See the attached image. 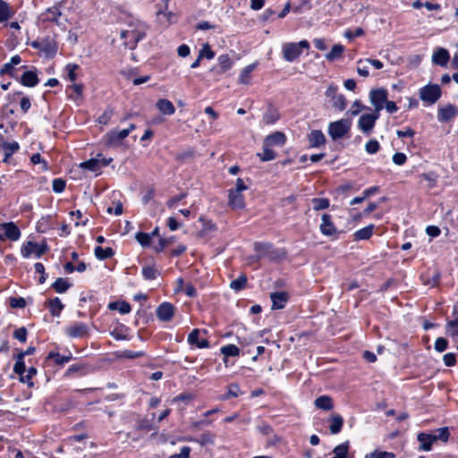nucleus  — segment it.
Here are the masks:
<instances>
[{"label":"nucleus","instance_id":"35","mask_svg":"<svg viewBox=\"0 0 458 458\" xmlns=\"http://www.w3.org/2000/svg\"><path fill=\"white\" fill-rule=\"evenodd\" d=\"M349 448H350L349 441H345L344 443L336 445L333 449L334 455L332 458H347Z\"/></svg>","mask_w":458,"mask_h":458},{"label":"nucleus","instance_id":"13","mask_svg":"<svg viewBox=\"0 0 458 458\" xmlns=\"http://www.w3.org/2000/svg\"><path fill=\"white\" fill-rule=\"evenodd\" d=\"M174 306L170 302H163L157 309V317L161 321H170L174 318Z\"/></svg>","mask_w":458,"mask_h":458},{"label":"nucleus","instance_id":"39","mask_svg":"<svg viewBox=\"0 0 458 458\" xmlns=\"http://www.w3.org/2000/svg\"><path fill=\"white\" fill-rule=\"evenodd\" d=\"M94 252H95V256L100 260H105V259H110L114 255V250L110 247L104 249L100 246H97L95 248Z\"/></svg>","mask_w":458,"mask_h":458},{"label":"nucleus","instance_id":"53","mask_svg":"<svg viewBox=\"0 0 458 458\" xmlns=\"http://www.w3.org/2000/svg\"><path fill=\"white\" fill-rule=\"evenodd\" d=\"M66 182L64 180L61 178H55L53 181L52 187L53 191L56 193H61L65 189Z\"/></svg>","mask_w":458,"mask_h":458},{"label":"nucleus","instance_id":"27","mask_svg":"<svg viewBox=\"0 0 458 458\" xmlns=\"http://www.w3.org/2000/svg\"><path fill=\"white\" fill-rule=\"evenodd\" d=\"M46 305L49 309V312L53 317H58L64 306L58 297L49 300Z\"/></svg>","mask_w":458,"mask_h":458},{"label":"nucleus","instance_id":"42","mask_svg":"<svg viewBox=\"0 0 458 458\" xmlns=\"http://www.w3.org/2000/svg\"><path fill=\"white\" fill-rule=\"evenodd\" d=\"M247 284V277L245 275H241L238 278L233 280L230 284V287L236 291H242Z\"/></svg>","mask_w":458,"mask_h":458},{"label":"nucleus","instance_id":"17","mask_svg":"<svg viewBox=\"0 0 458 458\" xmlns=\"http://www.w3.org/2000/svg\"><path fill=\"white\" fill-rule=\"evenodd\" d=\"M417 439L420 442L419 450L420 451H430L433 444L437 442L436 436L423 432L418 434Z\"/></svg>","mask_w":458,"mask_h":458},{"label":"nucleus","instance_id":"59","mask_svg":"<svg viewBox=\"0 0 458 458\" xmlns=\"http://www.w3.org/2000/svg\"><path fill=\"white\" fill-rule=\"evenodd\" d=\"M448 342L444 337H438L437 338L435 342V350L438 352H443L447 349Z\"/></svg>","mask_w":458,"mask_h":458},{"label":"nucleus","instance_id":"41","mask_svg":"<svg viewBox=\"0 0 458 458\" xmlns=\"http://www.w3.org/2000/svg\"><path fill=\"white\" fill-rule=\"evenodd\" d=\"M259 159L263 162L274 160L276 158V153L270 147H267L263 144V152L257 154Z\"/></svg>","mask_w":458,"mask_h":458},{"label":"nucleus","instance_id":"1","mask_svg":"<svg viewBox=\"0 0 458 458\" xmlns=\"http://www.w3.org/2000/svg\"><path fill=\"white\" fill-rule=\"evenodd\" d=\"M147 34V27L140 24L121 32V38L124 39V45L130 49H134L139 41L142 40Z\"/></svg>","mask_w":458,"mask_h":458},{"label":"nucleus","instance_id":"11","mask_svg":"<svg viewBox=\"0 0 458 458\" xmlns=\"http://www.w3.org/2000/svg\"><path fill=\"white\" fill-rule=\"evenodd\" d=\"M218 66L210 69V72L221 75L233 67V62L228 55H221L217 57Z\"/></svg>","mask_w":458,"mask_h":458},{"label":"nucleus","instance_id":"18","mask_svg":"<svg viewBox=\"0 0 458 458\" xmlns=\"http://www.w3.org/2000/svg\"><path fill=\"white\" fill-rule=\"evenodd\" d=\"M228 205L233 209L244 208V198L241 192L233 191V189L228 191Z\"/></svg>","mask_w":458,"mask_h":458},{"label":"nucleus","instance_id":"34","mask_svg":"<svg viewBox=\"0 0 458 458\" xmlns=\"http://www.w3.org/2000/svg\"><path fill=\"white\" fill-rule=\"evenodd\" d=\"M160 274L155 265H148L142 267V276L146 280H155Z\"/></svg>","mask_w":458,"mask_h":458},{"label":"nucleus","instance_id":"62","mask_svg":"<svg viewBox=\"0 0 458 458\" xmlns=\"http://www.w3.org/2000/svg\"><path fill=\"white\" fill-rule=\"evenodd\" d=\"M364 108L366 107L361 104L360 100H355L348 113H350L351 115L355 116L360 112L361 109Z\"/></svg>","mask_w":458,"mask_h":458},{"label":"nucleus","instance_id":"7","mask_svg":"<svg viewBox=\"0 0 458 458\" xmlns=\"http://www.w3.org/2000/svg\"><path fill=\"white\" fill-rule=\"evenodd\" d=\"M47 250V245L46 243L40 245L32 241L24 242L21 248V253L25 259L30 258L31 255H35L36 258H40Z\"/></svg>","mask_w":458,"mask_h":458},{"label":"nucleus","instance_id":"48","mask_svg":"<svg viewBox=\"0 0 458 458\" xmlns=\"http://www.w3.org/2000/svg\"><path fill=\"white\" fill-rule=\"evenodd\" d=\"M135 239L142 247H148L151 242V235L147 233L139 232L135 235Z\"/></svg>","mask_w":458,"mask_h":458},{"label":"nucleus","instance_id":"10","mask_svg":"<svg viewBox=\"0 0 458 458\" xmlns=\"http://www.w3.org/2000/svg\"><path fill=\"white\" fill-rule=\"evenodd\" d=\"M0 228L4 230V241L8 239L12 242H16L21 237V230L13 222H4L0 224Z\"/></svg>","mask_w":458,"mask_h":458},{"label":"nucleus","instance_id":"61","mask_svg":"<svg viewBox=\"0 0 458 458\" xmlns=\"http://www.w3.org/2000/svg\"><path fill=\"white\" fill-rule=\"evenodd\" d=\"M187 196V194L185 192L183 193H181L179 195H176V196H174L173 198L169 199L166 202V205L169 208H174L175 205L181 201L182 199H183L185 197Z\"/></svg>","mask_w":458,"mask_h":458},{"label":"nucleus","instance_id":"50","mask_svg":"<svg viewBox=\"0 0 458 458\" xmlns=\"http://www.w3.org/2000/svg\"><path fill=\"white\" fill-rule=\"evenodd\" d=\"M379 148L380 145L377 140H369L365 145V149L369 154H376Z\"/></svg>","mask_w":458,"mask_h":458},{"label":"nucleus","instance_id":"63","mask_svg":"<svg viewBox=\"0 0 458 458\" xmlns=\"http://www.w3.org/2000/svg\"><path fill=\"white\" fill-rule=\"evenodd\" d=\"M113 114L114 111L112 109H106L104 114L98 118V122L101 124H107Z\"/></svg>","mask_w":458,"mask_h":458},{"label":"nucleus","instance_id":"26","mask_svg":"<svg viewBox=\"0 0 458 458\" xmlns=\"http://www.w3.org/2000/svg\"><path fill=\"white\" fill-rule=\"evenodd\" d=\"M62 13L60 12L57 6H53L48 8L45 13L41 14V19L43 21H52L58 23V18L61 16Z\"/></svg>","mask_w":458,"mask_h":458},{"label":"nucleus","instance_id":"37","mask_svg":"<svg viewBox=\"0 0 458 458\" xmlns=\"http://www.w3.org/2000/svg\"><path fill=\"white\" fill-rule=\"evenodd\" d=\"M374 225H369L368 226L361 228L354 233L355 241L368 240L373 233Z\"/></svg>","mask_w":458,"mask_h":458},{"label":"nucleus","instance_id":"5","mask_svg":"<svg viewBox=\"0 0 458 458\" xmlns=\"http://www.w3.org/2000/svg\"><path fill=\"white\" fill-rule=\"evenodd\" d=\"M254 250L257 252V260L262 259H268L269 260H276L279 258L278 251L274 248L273 244L267 242H255Z\"/></svg>","mask_w":458,"mask_h":458},{"label":"nucleus","instance_id":"47","mask_svg":"<svg viewBox=\"0 0 458 458\" xmlns=\"http://www.w3.org/2000/svg\"><path fill=\"white\" fill-rule=\"evenodd\" d=\"M26 375H22L20 380L23 383H27L29 386H33L32 377L37 374V369L34 367H30L28 369H26Z\"/></svg>","mask_w":458,"mask_h":458},{"label":"nucleus","instance_id":"32","mask_svg":"<svg viewBox=\"0 0 458 458\" xmlns=\"http://www.w3.org/2000/svg\"><path fill=\"white\" fill-rule=\"evenodd\" d=\"M53 289L58 293H64L72 287L68 278H57L52 284Z\"/></svg>","mask_w":458,"mask_h":458},{"label":"nucleus","instance_id":"2","mask_svg":"<svg viewBox=\"0 0 458 458\" xmlns=\"http://www.w3.org/2000/svg\"><path fill=\"white\" fill-rule=\"evenodd\" d=\"M309 49L310 43L306 40H301L298 43H285L283 45V57L287 62L296 61L301 55V49Z\"/></svg>","mask_w":458,"mask_h":458},{"label":"nucleus","instance_id":"49","mask_svg":"<svg viewBox=\"0 0 458 458\" xmlns=\"http://www.w3.org/2000/svg\"><path fill=\"white\" fill-rule=\"evenodd\" d=\"M365 458H395V454L392 452L375 450L366 454Z\"/></svg>","mask_w":458,"mask_h":458},{"label":"nucleus","instance_id":"21","mask_svg":"<svg viewBox=\"0 0 458 458\" xmlns=\"http://www.w3.org/2000/svg\"><path fill=\"white\" fill-rule=\"evenodd\" d=\"M270 299L272 301V309L280 310L285 306L288 301V294L284 292H275L270 294Z\"/></svg>","mask_w":458,"mask_h":458},{"label":"nucleus","instance_id":"3","mask_svg":"<svg viewBox=\"0 0 458 458\" xmlns=\"http://www.w3.org/2000/svg\"><path fill=\"white\" fill-rule=\"evenodd\" d=\"M420 98L427 105L435 104L442 95V90L437 84H428L420 89Z\"/></svg>","mask_w":458,"mask_h":458},{"label":"nucleus","instance_id":"38","mask_svg":"<svg viewBox=\"0 0 458 458\" xmlns=\"http://www.w3.org/2000/svg\"><path fill=\"white\" fill-rule=\"evenodd\" d=\"M72 359V353L68 355H61L58 352H50L47 355V360H53L56 365H64Z\"/></svg>","mask_w":458,"mask_h":458},{"label":"nucleus","instance_id":"22","mask_svg":"<svg viewBox=\"0 0 458 458\" xmlns=\"http://www.w3.org/2000/svg\"><path fill=\"white\" fill-rule=\"evenodd\" d=\"M20 82L25 87H35L38 84L39 79L36 71H26L20 79Z\"/></svg>","mask_w":458,"mask_h":458},{"label":"nucleus","instance_id":"45","mask_svg":"<svg viewBox=\"0 0 458 458\" xmlns=\"http://www.w3.org/2000/svg\"><path fill=\"white\" fill-rule=\"evenodd\" d=\"M255 64H250L246 66L241 72L239 81L242 84H248L250 82V74L254 70Z\"/></svg>","mask_w":458,"mask_h":458},{"label":"nucleus","instance_id":"43","mask_svg":"<svg viewBox=\"0 0 458 458\" xmlns=\"http://www.w3.org/2000/svg\"><path fill=\"white\" fill-rule=\"evenodd\" d=\"M221 352L225 357H236L240 354V349L234 344H227L221 348Z\"/></svg>","mask_w":458,"mask_h":458},{"label":"nucleus","instance_id":"8","mask_svg":"<svg viewBox=\"0 0 458 458\" xmlns=\"http://www.w3.org/2000/svg\"><path fill=\"white\" fill-rule=\"evenodd\" d=\"M388 98V92L386 89L379 88L372 89L369 92V100L374 106L375 112L378 113L384 108V105Z\"/></svg>","mask_w":458,"mask_h":458},{"label":"nucleus","instance_id":"40","mask_svg":"<svg viewBox=\"0 0 458 458\" xmlns=\"http://www.w3.org/2000/svg\"><path fill=\"white\" fill-rule=\"evenodd\" d=\"M99 164V158H90L81 163L80 167L91 172H98L101 169Z\"/></svg>","mask_w":458,"mask_h":458},{"label":"nucleus","instance_id":"51","mask_svg":"<svg viewBox=\"0 0 458 458\" xmlns=\"http://www.w3.org/2000/svg\"><path fill=\"white\" fill-rule=\"evenodd\" d=\"M242 394L240 387L237 384H231L228 386V391L225 396V399L231 397H238Z\"/></svg>","mask_w":458,"mask_h":458},{"label":"nucleus","instance_id":"25","mask_svg":"<svg viewBox=\"0 0 458 458\" xmlns=\"http://www.w3.org/2000/svg\"><path fill=\"white\" fill-rule=\"evenodd\" d=\"M310 146L318 148L326 143V137L320 130H313L309 134Z\"/></svg>","mask_w":458,"mask_h":458},{"label":"nucleus","instance_id":"31","mask_svg":"<svg viewBox=\"0 0 458 458\" xmlns=\"http://www.w3.org/2000/svg\"><path fill=\"white\" fill-rule=\"evenodd\" d=\"M111 310H118L121 314H128L131 311V305L124 301H112L108 304Z\"/></svg>","mask_w":458,"mask_h":458},{"label":"nucleus","instance_id":"33","mask_svg":"<svg viewBox=\"0 0 458 458\" xmlns=\"http://www.w3.org/2000/svg\"><path fill=\"white\" fill-rule=\"evenodd\" d=\"M216 435L214 433H211L209 431L205 432L198 438L190 437L188 438L189 441H193L200 445H205L208 444L213 445L215 442Z\"/></svg>","mask_w":458,"mask_h":458},{"label":"nucleus","instance_id":"16","mask_svg":"<svg viewBox=\"0 0 458 458\" xmlns=\"http://www.w3.org/2000/svg\"><path fill=\"white\" fill-rule=\"evenodd\" d=\"M286 141V137L284 135V132H281V131H276V132H273L269 135H267L265 139H264V145H266L267 147H274V146H278V147H282L284 145Z\"/></svg>","mask_w":458,"mask_h":458},{"label":"nucleus","instance_id":"30","mask_svg":"<svg viewBox=\"0 0 458 458\" xmlns=\"http://www.w3.org/2000/svg\"><path fill=\"white\" fill-rule=\"evenodd\" d=\"M280 117L279 112L276 108L269 106L267 110L263 114L262 121L265 124H273L275 123Z\"/></svg>","mask_w":458,"mask_h":458},{"label":"nucleus","instance_id":"14","mask_svg":"<svg viewBox=\"0 0 458 458\" xmlns=\"http://www.w3.org/2000/svg\"><path fill=\"white\" fill-rule=\"evenodd\" d=\"M89 332V327L84 323H74L65 328V333L72 338H79L85 336Z\"/></svg>","mask_w":458,"mask_h":458},{"label":"nucleus","instance_id":"46","mask_svg":"<svg viewBox=\"0 0 458 458\" xmlns=\"http://www.w3.org/2000/svg\"><path fill=\"white\" fill-rule=\"evenodd\" d=\"M174 241H175V237L174 236L166 237V238L161 237V238H159L158 244L157 246H155V250L157 252H161V251H163V250L165 247H167L170 244L174 243Z\"/></svg>","mask_w":458,"mask_h":458},{"label":"nucleus","instance_id":"55","mask_svg":"<svg viewBox=\"0 0 458 458\" xmlns=\"http://www.w3.org/2000/svg\"><path fill=\"white\" fill-rule=\"evenodd\" d=\"M28 331L26 327H21L13 332V337L21 343H25L27 340Z\"/></svg>","mask_w":458,"mask_h":458},{"label":"nucleus","instance_id":"56","mask_svg":"<svg viewBox=\"0 0 458 458\" xmlns=\"http://www.w3.org/2000/svg\"><path fill=\"white\" fill-rule=\"evenodd\" d=\"M433 436H436L437 437V440H441L443 442H446L449 438V431H448V428L445 427V428H440L437 430V433L436 434H433Z\"/></svg>","mask_w":458,"mask_h":458},{"label":"nucleus","instance_id":"44","mask_svg":"<svg viewBox=\"0 0 458 458\" xmlns=\"http://www.w3.org/2000/svg\"><path fill=\"white\" fill-rule=\"evenodd\" d=\"M314 210H323L329 207V199L326 198H314L311 199Z\"/></svg>","mask_w":458,"mask_h":458},{"label":"nucleus","instance_id":"28","mask_svg":"<svg viewBox=\"0 0 458 458\" xmlns=\"http://www.w3.org/2000/svg\"><path fill=\"white\" fill-rule=\"evenodd\" d=\"M13 15L14 11L10 4L4 0H0V23L7 21Z\"/></svg>","mask_w":458,"mask_h":458},{"label":"nucleus","instance_id":"6","mask_svg":"<svg viewBox=\"0 0 458 458\" xmlns=\"http://www.w3.org/2000/svg\"><path fill=\"white\" fill-rule=\"evenodd\" d=\"M338 87L335 84H330L325 92L326 98L331 102L334 108L343 111L347 106V101L343 94L337 93Z\"/></svg>","mask_w":458,"mask_h":458},{"label":"nucleus","instance_id":"9","mask_svg":"<svg viewBox=\"0 0 458 458\" xmlns=\"http://www.w3.org/2000/svg\"><path fill=\"white\" fill-rule=\"evenodd\" d=\"M378 117L379 114L376 112L374 114H361L358 122L359 129L369 135L374 128L376 121L378 119Z\"/></svg>","mask_w":458,"mask_h":458},{"label":"nucleus","instance_id":"58","mask_svg":"<svg viewBox=\"0 0 458 458\" xmlns=\"http://www.w3.org/2000/svg\"><path fill=\"white\" fill-rule=\"evenodd\" d=\"M10 306L14 309H21L26 306V301L22 297H12L10 298Z\"/></svg>","mask_w":458,"mask_h":458},{"label":"nucleus","instance_id":"15","mask_svg":"<svg viewBox=\"0 0 458 458\" xmlns=\"http://www.w3.org/2000/svg\"><path fill=\"white\" fill-rule=\"evenodd\" d=\"M322 223L319 226L320 232L323 235L333 236L337 233V229L332 222V217L329 214L322 215Z\"/></svg>","mask_w":458,"mask_h":458},{"label":"nucleus","instance_id":"54","mask_svg":"<svg viewBox=\"0 0 458 458\" xmlns=\"http://www.w3.org/2000/svg\"><path fill=\"white\" fill-rule=\"evenodd\" d=\"M79 69V65L75 64H68L66 65V70L68 72V79L70 81L74 82L77 79L76 71Z\"/></svg>","mask_w":458,"mask_h":458},{"label":"nucleus","instance_id":"64","mask_svg":"<svg viewBox=\"0 0 458 458\" xmlns=\"http://www.w3.org/2000/svg\"><path fill=\"white\" fill-rule=\"evenodd\" d=\"M199 329L198 328H195L193 329L190 335H188V343L191 344V345H197V344L199 343Z\"/></svg>","mask_w":458,"mask_h":458},{"label":"nucleus","instance_id":"23","mask_svg":"<svg viewBox=\"0 0 458 458\" xmlns=\"http://www.w3.org/2000/svg\"><path fill=\"white\" fill-rule=\"evenodd\" d=\"M328 423L331 434L336 435L342 430L344 419L340 414L334 413L328 418Z\"/></svg>","mask_w":458,"mask_h":458},{"label":"nucleus","instance_id":"29","mask_svg":"<svg viewBox=\"0 0 458 458\" xmlns=\"http://www.w3.org/2000/svg\"><path fill=\"white\" fill-rule=\"evenodd\" d=\"M314 404L318 409L324 411H330L333 409V400L328 395H321L318 397L315 400Z\"/></svg>","mask_w":458,"mask_h":458},{"label":"nucleus","instance_id":"57","mask_svg":"<svg viewBox=\"0 0 458 458\" xmlns=\"http://www.w3.org/2000/svg\"><path fill=\"white\" fill-rule=\"evenodd\" d=\"M3 149L4 152L11 153L12 155L19 150L20 146L18 142L13 141V142H4L2 145Z\"/></svg>","mask_w":458,"mask_h":458},{"label":"nucleus","instance_id":"24","mask_svg":"<svg viewBox=\"0 0 458 458\" xmlns=\"http://www.w3.org/2000/svg\"><path fill=\"white\" fill-rule=\"evenodd\" d=\"M156 106L161 114L165 115H172L175 113V107L174 104L166 98L158 99Z\"/></svg>","mask_w":458,"mask_h":458},{"label":"nucleus","instance_id":"52","mask_svg":"<svg viewBox=\"0 0 458 458\" xmlns=\"http://www.w3.org/2000/svg\"><path fill=\"white\" fill-rule=\"evenodd\" d=\"M199 58H207L211 60L215 56V52L210 48L208 44L204 45L203 48L199 53Z\"/></svg>","mask_w":458,"mask_h":458},{"label":"nucleus","instance_id":"60","mask_svg":"<svg viewBox=\"0 0 458 458\" xmlns=\"http://www.w3.org/2000/svg\"><path fill=\"white\" fill-rule=\"evenodd\" d=\"M365 64V61H358L357 72L362 77H368L369 74V67Z\"/></svg>","mask_w":458,"mask_h":458},{"label":"nucleus","instance_id":"36","mask_svg":"<svg viewBox=\"0 0 458 458\" xmlns=\"http://www.w3.org/2000/svg\"><path fill=\"white\" fill-rule=\"evenodd\" d=\"M344 52V47L341 44H335L333 46L331 51L326 55V59L328 62H334L340 58Z\"/></svg>","mask_w":458,"mask_h":458},{"label":"nucleus","instance_id":"19","mask_svg":"<svg viewBox=\"0 0 458 458\" xmlns=\"http://www.w3.org/2000/svg\"><path fill=\"white\" fill-rule=\"evenodd\" d=\"M450 59L449 52L442 47L437 48L433 55H432V62L439 66L445 67L447 65V63Z\"/></svg>","mask_w":458,"mask_h":458},{"label":"nucleus","instance_id":"12","mask_svg":"<svg viewBox=\"0 0 458 458\" xmlns=\"http://www.w3.org/2000/svg\"><path fill=\"white\" fill-rule=\"evenodd\" d=\"M458 114V110L455 106L449 104L443 107H438L437 120L440 123H447L454 119Z\"/></svg>","mask_w":458,"mask_h":458},{"label":"nucleus","instance_id":"20","mask_svg":"<svg viewBox=\"0 0 458 458\" xmlns=\"http://www.w3.org/2000/svg\"><path fill=\"white\" fill-rule=\"evenodd\" d=\"M127 136L128 131H112L106 135V144L108 146L117 147L121 144V141Z\"/></svg>","mask_w":458,"mask_h":458},{"label":"nucleus","instance_id":"4","mask_svg":"<svg viewBox=\"0 0 458 458\" xmlns=\"http://www.w3.org/2000/svg\"><path fill=\"white\" fill-rule=\"evenodd\" d=\"M352 123L350 120L340 119L329 123L328 133L333 140H337L349 132Z\"/></svg>","mask_w":458,"mask_h":458}]
</instances>
